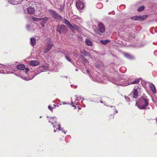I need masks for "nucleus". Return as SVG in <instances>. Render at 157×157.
<instances>
[{"instance_id":"nucleus-1","label":"nucleus","mask_w":157,"mask_h":157,"mask_svg":"<svg viewBox=\"0 0 157 157\" xmlns=\"http://www.w3.org/2000/svg\"><path fill=\"white\" fill-rule=\"evenodd\" d=\"M83 72L86 74H88L92 80L97 82L106 83V81H109L114 84L123 86H126L130 84H134L138 83L140 79L137 78L130 82H126V81H122V80H117L112 79L108 78L107 76H105L103 77H100V74L96 71L95 72L90 71L86 67L83 70Z\"/></svg>"},{"instance_id":"nucleus-2","label":"nucleus","mask_w":157,"mask_h":157,"mask_svg":"<svg viewBox=\"0 0 157 157\" xmlns=\"http://www.w3.org/2000/svg\"><path fill=\"white\" fill-rule=\"evenodd\" d=\"M148 104V99L147 98V97L144 94L141 98L140 101L138 103H136V105L140 109H149L147 108Z\"/></svg>"},{"instance_id":"nucleus-3","label":"nucleus","mask_w":157,"mask_h":157,"mask_svg":"<svg viewBox=\"0 0 157 157\" xmlns=\"http://www.w3.org/2000/svg\"><path fill=\"white\" fill-rule=\"evenodd\" d=\"M48 11L50 15L54 18L59 21L62 20L63 19L62 17L55 11L51 9H49L48 10Z\"/></svg>"},{"instance_id":"nucleus-4","label":"nucleus","mask_w":157,"mask_h":157,"mask_svg":"<svg viewBox=\"0 0 157 157\" xmlns=\"http://www.w3.org/2000/svg\"><path fill=\"white\" fill-rule=\"evenodd\" d=\"M46 43V46H45L44 52L46 53L48 52L52 47L53 44L51 40L49 38H47L45 40Z\"/></svg>"},{"instance_id":"nucleus-5","label":"nucleus","mask_w":157,"mask_h":157,"mask_svg":"<svg viewBox=\"0 0 157 157\" xmlns=\"http://www.w3.org/2000/svg\"><path fill=\"white\" fill-rule=\"evenodd\" d=\"M56 31L60 34L66 33L67 32V28L66 25H59L57 27Z\"/></svg>"},{"instance_id":"nucleus-6","label":"nucleus","mask_w":157,"mask_h":157,"mask_svg":"<svg viewBox=\"0 0 157 157\" xmlns=\"http://www.w3.org/2000/svg\"><path fill=\"white\" fill-rule=\"evenodd\" d=\"M99 29L95 30V32L97 34L101 35V33L105 32V27L103 24L101 23H99L98 25Z\"/></svg>"},{"instance_id":"nucleus-7","label":"nucleus","mask_w":157,"mask_h":157,"mask_svg":"<svg viewBox=\"0 0 157 157\" xmlns=\"http://www.w3.org/2000/svg\"><path fill=\"white\" fill-rule=\"evenodd\" d=\"M26 9H24L25 12L30 14H33L35 13V10L34 8L31 6H29Z\"/></svg>"},{"instance_id":"nucleus-8","label":"nucleus","mask_w":157,"mask_h":157,"mask_svg":"<svg viewBox=\"0 0 157 157\" xmlns=\"http://www.w3.org/2000/svg\"><path fill=\"white\" fill-rule=\"evenodd\" d=\"M140 91V88L138 87L136 88H134L132 92L133 97L135 98H136L138 97V94L139 92Z\"/></svg>"},{"instance_id":"nucleus-9","label":"nucleus","mask_w":157,"mask_h":157,"mask_svg":"<svg viewBox=\"0 0 157 157\" xmlns=\"http://www.w3.org/2000/svg\"><path fill=\"white\" fill-rule=\"evenodd\" d=\"M147 16L146 15H144L142 16H137L132 17H131V18L133 20H144L146 18Z\"/></svg>"},{"instance_id":"nucleus-10","label":"nucleus","mask_w":157,"mask_h":157,"mask_svg":"<svg viewBox=\"0 0 157 157\" xmlns=\"http://www.w3.org/2000/svg\"><path fill=\"white\" fill-rule=\"evenodd\" d=\"M63 22L67 25V26L71 30H73L74 27L76 28H78V26L75 25L74 27L71 24L69 21L66 19H65L63 21Z\"/></svg>"},{"instance_id":"nucleus-11","label":"nucleus","mask_w":157,"mask_h":157,"mask_svg":"<svg viewBox=\"0 0 157 157\" xmlns=\"http://www.w3.org/2000/svg\"><path fill=\"white\" fill-rule=\"evenodd\" d=\"M76 5L77 7L80 9H83L84 8V3L80 1H78L77 2Z\"/></svg>"},{"instance_id":"nucleus-12","label":"nucleus","mask_w":157,"mask_h":157,"mask_svg":"<svg viewBox=\"0 0 157 157\" xmlns=\"http://www.w3.org/2000/svg\"><path fill=\"white\" fill-rule=\"evenodd\" d=\"M47 69V67L46 66L43 65L40 67L38 70V73L37 74L40 73L41 72L44 71L46 70Z\"/></svg>"},{"instance_id":"nucleus-13","label":"nucleus","mask_w":157,"mask_h":157,"mask_svg":"<svg viewBox=\"0 0 157 157\" xmlns=\"http://www.w3.org/2000/svg\"><path fill=\"white\" fill-rule=\"evenodd\" d=\"M40 63L37 61L31 60L29 62V64L32 66H36L39 65Z\"/></svg>"},{"instance_id":"nucleus-14","label":"nucleus","mask_w":157,"mask_h":157,"mask_svg":"<svg viewBox=\"0 0 157 157\" xmlns=\"http://www.w3.org/2000/svg\"><path fill=\"white\" fill-rule=\"evenodd\" d=\"M49 122L51 123L52 124H56L57 123L56 118L54 117L50 118Z\"/></svg>"},{"instance_id":"nucleus-15","label":"nucleus","mask_w":157,"mask_h":157,"mask_svg":"<svg viewBox=\"0 0 157 157\" xmlns=\"http://www.w3.org/2000/svg\"><path fill=\"white\" fill-rule=\"evenodd\" d=\"M149 87L153 93H155L156 92V89L155 86L153 84H150L149 85Z\"/></svg>"},{"instance_id":"nucleus-16","label":"nucleus","mask_w":157,"mask_h":157,"mask_svg":"<svg viewBox=\"0 0 157 157\" xmlns=\"http://www.w3.org/2000/svg\"><path fill=\"white\" fill-rule=\"evenodd\" d=\"M124 57L129 59H133L134 58L133 56L128 53L124 54Z\"/></svg>"},{"instance_id":"nucleus-17","label":"nucleus","mask_w":157,"mask_h":157,"mask_svg":"<svg viewBox=\"0 0 157 157\" xmlns=\"http://www.w3.org/2000/svg\"><path fill=\"white\" fill-rule=\"evenodd\" d=\"M17 67L18 69L20 70H23L25 68V66L23 64H20L17 65Z\"/></svg>"},{"instance_id":"nucleus-18","label":"nucleus","mask_w":157,"mask_h":157,"mask_svg":"<svg viewBox=\"0 0 157 157\" xmlns=\"http://www.w3.org/2000/svg\"><path fill=\"white\" fill-rule=\"evenodd\" d=\"M36 43V39L34 38H32L30 39V44L33 46H34Z\"/></svg>"},{"instance_id":"nucleus-19","label":"nucleus","mask_w":157,"mask_h":157,"mask_svg":"<svg viewBox=\"0 0 157 157\" xmlns=\"http://www.w3.org/2000/svg\"><path fill=\"white\" fill-rule=\"evenodd\" d=\"M85 43L88 46H91L92 45V44L91 41L89 39H86L85 40Z\"/></svg>"},{"instance_id":"nucleus-20","label":"nucleus","mask_w":157,"mask_h":157,"mask_svg":"<svg viewBox=\"0 0 157 157\" xmlns=\"http://www.w3.org/2000/svg\"><path fill=\"white\" fill-rule=\"evenodd\" d=\"M48 18L46 17L41 18V21L42 20L41 22L45 23H46L48 21Z\"/></svg>"},{"instance_id":"nucleus-21","label":"nucleus","mask_w":157,"mask_h":157,"mask_svg":"<svg viewBox=\"0 0 157 157\" xmlns=\"http://www.w3.org/2000/svg\"><path fill=\"white\" fill-rule=\"evenodd\" d=\"M82 53L85 56H88L90 57L91 58H92L90 53L89 52H88L85 51H84Z\"/></svg>"},{"instance_id":"nucleus-22","label":"nucleus","mask_w":157,"mask_h":157,"mask_svg":"<svg viewBox=\"0 0 157 157\" xmlns=\"http://www.w3.org/2000/svg\"><path fill=\"white\" fill-rule=\"evenodd\" d=\"M8 2L11 4L13 5L17 4L18 2L16 0H8Z\"/></svg>"},{"instance_id":"nucleus-23","label":"nucleus","mask_w":157,"mask_h":157,"mask_svg":"<svg viewBox=\"0 0 157 157\" xmlns=\"http://www.w3.org/2000/svg\"><path fill=\"white\" fill-rule=\"evenodd\" d=\"M109 40H101L100 41V42L102 44L105 45V44H107V43H108L109 42Z\"/></svg>"},{"instance_id":"nucleus-24","label":"nucleus","mask_w":157,"mask_h":157,"mask_svg":"<svg viewBox=\"0 0 157 157\" xmlns=\"http://www.w3.org/2000/svg\"><path fill=\"white\" fill-rule=\"evenodd\" d=\"M102 4L101 3H99L96 5V7L99 9H101L102 8Z\"/></svg>"},{"instance_id":"nucleus-25","label":"nucleus","mask_w":157,"mask_h":157,"mask_svg":"<svg viewBox=\"0 0 157 157\" xmlns=\"http://www.w3.org/2000/svg\"><path fill=\"white\" fill-rule=\"evenodd\" d=\"M33 20L34 21H41V18H37L34 17H33Z\"/></svg>"},{"instance_id":"nucleus-26","label":"nucleus","mask_w":157,"mask_h":157,"mask_svg":"<svg viewBox=\"0 0 157 157\" xmlns=\"http://www.w3.org/2000/svg\"><path fill=\"white\" fill-rule=\"evenodd\" d=\"M96 66L97 68H101L103 67V64L101 63H98L96 65Z\"/></svg>"},{"instance_id":"nucleus-27","label":"nucleus","mask_w":157,"mask_h":157,"mask_svg":"<svg viewBox=\"0 0 157 157\" xmlns=\"http://www.w3.org/2000/svg\"><path fill=\"white\" fill-rule=\"evenodd\" d=\"M144 9V6H142L139 7L138 9L137 10L138 11H141L143 10Z\"/></svg>"},{"instance_id":"nucleus-28","label":"nucleus","mask_w":157,"mask_h":157,"mask_svg":"<svg viewBox=\"0 0 157 157\" xmlns=\"http://www.w3.org/2000/svg\"><path fill=\"white\" fill-rule=\"evenodd\" d=\"M78 101H79V100H78L77 99H76L74 101L75 103H74V102H73L72 101V102H71V105L74 104H75V103L76 105H78Z\"/></svg>"},{"instance_id":"nucleus-29","label":"nucleus","mask_w":157,"mask_h":157,"mask_svg":"<svg viewBox=\"0 0 157 157\" xmlns=\"http://www.w3.org/2000/svg\"><path fill=\"white\" fill-rule=\"evenodd\" d=\"M65 57L67 60L70 62H71V59L70 57H68L66 56H65Z\"/></svg>"},{"instance_id":"nucleus-30","label":"nucleus","mask_w":157,"mask_h":157,"mask_svg":"<svg viewBox=\"0 0 157 157\" xmlns=\"http://www.w3.org/2000/svg\"><path fill=\"white\" fill-rule=\"evenodd\" d=\"M82 59L83 61L86 63H87L88 62V60L85 58L82 57Z\"/></svg>"},{"instance_id":"nucleus-31","label":"nucleus","mask_w":157,"mask_h":157,"mask_svg":"<svg viewBox=\"0 0 157 157\" xmlns=\"http://www.w3.org/2000/svg\"><path fill=\"white\" fill-rule=\"evenodd\" d=\"M64 5H61L59 8V10H61V11H62L63 9H64Z\"/></svg>"},{"instance_id":"nucleus-32","label":"nucleus","mask_w":157,"mask_h":157,"mask_svg":"<svg viewBox=\"0 0 157 157\" xmlns=\"http://www.w3.org/2000/svg\"><path fill=\"white\" fill-rule=\"evenodd\" d=\"M33 78V77L32 78L30 79H32ZM22 78L24 80H29L30 79H28V78H26L25 77H22Z\"/></svg>"},{"instance_id":"nucleus-33","label":"nucleus","mask_w":157,"mask_h":157,"mask_svg":"<svg viewBox=\"0 0 157 157\" xmlns=\"http://www.w3.org/2000/svg\"><path fill=\"white\" fill-rule=\"evenodd\" d=\"M111 107L114 110V111L115 112L116 111V113L117 112V111L115 109V107L114 106H111Z\"/></svg>"},{"instance_id":"nucleus-34","label":"nucleus","mask_w":157,"mask_h":157,"mask_svg":"<svg viewBox=\"0 0 157 157\" xmlns=\"http://www.w3.org/2000/svg\"><path fill=\"white\" fill-rule=\"evenodd\" d=\"M58 130H60V131H62L63 130V129H61V126H60V124H58Z\"/></svg>"},{"instance_id":"nucleus-35","label":"nucleus","mask_w":157,"mask_h":157,"mask_svg":"<svg viewBox=\"0 0 157 157\" xmlns=\"http://www.w3.org/2000/svg\"><path fill=\"white\" fill-rule=\"evenodd\" d=\"M48 109L51 111H52L53 109V108L51 107L50 105H49L48 107Z\"/></svg>"},{"instance_id":"nucleus-36","label":"nucleus","mask_w":157,"mask_h":157,"mask_svg":"<svg viewBox=\"0 0 157 157\" xmlns=\"http://www.w3.org/2000/svg\"><path fill=\"white\" fill-rule=\"evenodd\" d=\"M29 68H25V72L27 73L28 71H29Z\"/></svg>"},{"instance_id":"nucleus-37","label":"nucleus","mask_w":157,"mask_h":157,"mask_svg":"<svg viewBox=\"0 0 157 157\" xmlns=\"http://www.w3.org/2000/svg\"><path fill=\"white\" fill-rule=\"evenodd\" d=\"M45 24V23H43V22H41V24H41V25L42 27H44V24Z\"/></svg>"},{"instance_id":"nucleus-38","label":"nucleus","mask_w":157,"mask_h":157,"mask_svg":"<svg viewBox=\"0 0 157 157\" xmlns=\"http://www.w3.org/2000/svg\"><path fill=\"white\" fill-rule=\"evenodd\" d=\"M81 103H82V106L83 107H85V106H86V105H85L83 103V101H81Z\"/></svg>"},{"instance_id":"nucleus-39","label":"nucleus","mask_w":157,"mask_h":157,"mask_svg":"<svg viewBox=\"0 0 157 157\" xmlns=\"http://www.w3.org/2000/svg\"><path fill=\"white\" fill-rule=\"evenodd\" d=\"M2 73H5V74H6V73L8 74V73H9V71L8 72L7 71H3V72H2Z\"/></svg>"},{"instance_id":"nucleus-40","label":"nucleus","mask_w":157,"mask_h":157,"mask_svg":"<svg viewBox=\"0 0 157 157\" xmlns=\"http://www.w3.org/2000/svg\"><path fill=\"white\" fill-rule=\"evenodd\" d=\"M123 68H124V69L125 71V68L124 67H121L120 69V71H121V70L122 69H123Z\"/></svg>"},{"instance_id":"nucleus-41","label":"nucleus","mask_w":157,"mask_h":157,"mask_svg":"<svg viewBox=\"0 0 157 157\" xmlns=\"http://www.w3.org/2000/svg\"><path fill=\"white\" fill-rule=\"evenodd\" d=\"M63 105H66V104H67V103L64 102H63Z\"/></svg>"},{"instance_id":"nucleus-42","label":"nucleus","mask_w":157,"mask_h":157,"mask_svg":"<svg viewBox=\"0 0 157 157\" xmlns=\"http://www.w3.org/2000/svg\"><path fill=\"white\" fill-rule=\"evenodd\" d=\"M154 54H155V55H156V54H157V51H155V52H154Z\"/></svg>"},{"instance_id":"nucleus-43","label":"nucleus","mask_w":157,"mask_h":157,"mask_svg":"<svg viewBox=\"0 0 157 157\" xmlns=\"http://www.w3.org/2000/svg\"><path fill=\"white\" fill-rule=\"evenodd\" d=\"M29 27H30V26L29 25H28L27 26V28H29Z\"/></svg>"},{"instance_id":"nucleus-44","label":"nucleus","mask_w":157,"mask_h":157,"mask_svg":"<svg viewBox=\"0 0 157 157\" xmlns=\"http://www.w3.org/2000/svg\"><path fill=\"white\" fill-rule=\"evenodd\" d=\"M67 131H62V132H63V133H64L65 134Z\"/></svg>"},{"instance_id":"nucleus-45","label":"nucleus","mask_w":157,"mask_h":157,"mask_svg":"<svg viewBox=\"0 0 157 157\" xmlns=\"http://www.w3.org/2000/svg\"><path fill=\"white\" fill-rule=\"evenodd\" d=\"M75 97L77 98H79V97H78L77 96V95H75Z\"/></svg>"},{"instance_id":"nucleus-46","label":"nucleus","mask_w":157,"mask_h":157,"mask_svg":"<svg viewBox=\"0 0 157 157\" xmlns=\"http://www.w3.org/2000/svg\"><path fill=\"white\" fill-rule=\"evenodd\" d=\"M78 109L79 110H80V109H81V108H80L79 106H78Z\"/></svg>"},{"instance_id":"nucleus-47","label":"nucleus","mask_w":157,"mask_h":157,"mask_svg":"<svg viewBox=\"0 0 157 157\" xmlns=\"http://www.w3.org/2000/svg\"><path fill=\"white\" fill-rule=\"evenodd\" d=\"M72 106H73V107H74L75 108H76V106H75V105H72Z\"/></svg>"},{"instance_id":"nucleus-48","label":"nucleus","mask_w":157,"mask_h":157,"mask_svg":"<svg viewBox=\"0 0 157 157\" xmlns=\"http://www.w3.org/2000/svg\"><path fill=\"white\" fill-rule=\"evenodd\" d=\"M53 127L54 128H55V127H56L55 125H53Z\"/></svg>"},{"instance_id":"nucleus-49","label":"nucleus","mask_w":157,"mask_h":157,"mask_svg":"<svg viewBox=\"0 0 157 157\" xmlns=\"http://www.w3.org/2000/svg\"><path fill=\"white\" fill-rule=\"evenodd\" d=\"M53 106H54V107H56V105H55V104L53 105Z\"/></svg>"},{"instance_id":"nucleus-50","label":"nucleus","mask_w":157,"mask_h":157,"mask_svg":"<svg viewBox=\"0 0 157 157\" xmlns=\"http://www.w3.org/2000/svg\"><path fill=\"white\" fill-rule=\"evenodd\" d=\"M128 97H127L126 98V100H128Z\"/></svg>"},{"instance_id":"nucleus-51","label":"nucleus","mask_w":157,"mask_h":157,"mask_svg":"<svg viewBox=\"0 0 157 157\" xmlns=\"http://www.w3.org/2000/svg\"><path fill=\"white\" fill-rule=\"evenodd\" d=\"M56 132V130H54V132Z\"/></svg>"},{"instance_id":"nucleus-52","label":"nucleus","mask_w":157,"mask_h":157,"mask_svg":"<svg viewBox=\"0 0 157 157\" xmlns=\"http://www.w3.org/2000/svg\"><path fill=\"white\" fill-rule=\"evenodd\" d=\"M100 101L101 103H103V101Z\"/></svg>"},{"instance_id":"nucleus-53","label":"nucleus","mask_w":157,"mask_h":157,"mask_svg":"<svg viewBox=\"0 0 157 157\" xmlns=\"http://www.w3.org/2000/svg\"><path fill=\"white\" fill-rule=\"evenodd\" d=\"M82 100H84V98H82Z\"/></svg>"},{"instance_id":"nucleus-54","label":"nucleus","mask_w":157,"mask_h":157,"mask_svg":"<svg viewBox=\"0 0 157 157\" xmlns=\"http://www.w3.org/2000/svg\"><path fill=\"white\" fill-rule=\"evenodd\" d=\"M5 68H7V67H5Z\"/></svg>"},{"instance_id":"nucleus-55","label":"nucleus","mask_w":157,"mask_h":157,"mask_svg":"<svg viewBox=\"0 0 157 157\" xmlns=\"http://www.w3.org/2000/svg\"><path fill=\"white\" fill-rule=\"evenodd\" d=\"M41 117H40V118H41Z\"/></svg>"}]
</instances>
